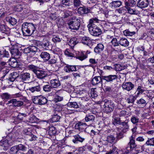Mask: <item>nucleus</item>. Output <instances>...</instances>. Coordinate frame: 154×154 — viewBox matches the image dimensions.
I'll use <instances>...</instances> for the list:
<instances>
[{
	"mask_svg": "<svg viewBox=\"0 0 154 154\" xmlns=\"http://www.w3.org/2000/svg\"><path fill=\"white\" fill-rule=\"evenodd\" d=\"M0 31L3 33L8 35L10 32V29L7 26L3 25H0Z\"/></svg>",
	"mask_w": 154,
	"mask_h": 154,
	"instance_id": "nucleus-21",
	"label": "nucleus"
},
{
	"mask_svg": "<svg viewBox=\"0 0 154 154\" xmlns=\"http://www.w3.org/2000/svg\"><path fill=\"white\" fill-rule=\"evenodd\" d=\"M82 42L84 44L87 45H88L89 44L91 43V41L89 37L87 36L83 37L82 38Z\"/></svg>",
	"mask_w": 154,
	"mask_h": 154,
	"instance_id": "nucleus-35",
	"label": "nucleus"
},
{
	"mask_svg": "<svg viewBox=\"0 0 154 154\" xmlns=\"http://www.w3.org/2000/svg\"><path fill=\"white\" fill-rule=\"evenodd\" d=\"M19 151L17 146H12L10 149V153L11 154H19Z\"/></svg>",
	"mask_w": 154,
	"mask_h": 154,
	"instance_id": "nucleus-42",
	"label": "nucleus"
},
{
	"mask_svg": "<svg viewBox=\"0 0 154 154\" xmlns=\"http://www.w3.org/2000/svg\"><path fill=\"white\" fill-rule=\"evenodd\" d=\"M73 5L75 8H78L82 5L80 0H73Z\"/></svg>",
	"mask_w": 154,
	"mask_h": 154,
	"instance_id": "nucleus-49",
	"label": "nucleus"
},
{
	"mask_svg": "<svg viewBox=\"0 0 154 154\" xmlns=\"http://www.w3.org/2000/svg\"><path fill=\"white\" fill-rule=\"evenodd\" d=\"M131 122L134 124H136L139 122V119L135 116H133L131 119Z\"/></svg>",
	"mask_w": 154,
	"mask_h": 154,
	"instance_id": "nucleus-48",
	"label": "nucleus"
},
{
	"mask_svg": "<svg viewBox=\"0 0 154 154\" xmlns=\"http://www.w3.org/2000/svg\"><path fill=\"white\" fill-rule=\"evenodd\" d=\"M40 56L45 61H48L50 57V54L46 52H42Z\"/></svg>",
	"mask_w": 154,
	"mask_h": 154,
	"instance_id": "nucleus-31",
	"label": "nucleus"
},
{
	"mask_svg": "<svg viewBox=\"0 0 154 154\" xmlns=\"http://www.w3.org/2000/svg\"><path fill=\"white\" fill-rule=\"evenodd\" d=\"M28 68L29 69L32 70L34 73L38 69V67L33 65H29Z\"/></svg>",
	"mask_w": 154,
	"mask_h": 154,
	"instance_id": "nucleus-55",
	"label": "nucleus"
},
{
	"mask_svg": "<svg viewBox=\"0 0 154 154\" xmlns=\"http://www.w3.org/2000/svg\"><path fill=\"white\" fill-rule=\"evenodd\" d=\"M5 139V140H2L0 141V146L3 147L4 150H7L10 146L11 139L8 136H7Z\"/></svg>",
	"mask_w": 154,
	"mask_h": 154,
	"instance_id": "nucleus-5",
	"label": "nucleus"
},
{
	"mask_svg": "<svg viewBox=\"0 0 154 154\" xmlns=\"http://www.w3.org/2000/svg\"><path fill=\"white\" fill-rule=\"evenodd\" d=\"M70 0H62V4L66 6H69L70 5Z\"/></svg>",
	"mask_w": 154,
	"mask_h": 154,
	"instance_id": "nucleus-64",
	"label": "nucleus"
},
{
	"mask_svg": "<svg viewBox=\"0 0 154 154\" xmlns=\"http://www.w3.org/2000/svg\"><path fill=\"white\" fill-rule=\"evenodd\" d=\"M9 50L12 55L15 57L16 58L19 57L20 53L16 47L12 46L11 48H10Z\"/></svg>",
	"mask_w": 154,
	"mask_h": 154,
	"instance_id": "nucleus-12",
	"label": "nucleus"
},
{
	"mask_svg": "<svg viewBox=\"0 0 154 154\" xmlns=\"http://www.w3.org/2000/svg\"><path fill=\"white\" fill-rule=\"evenodd\" d=\"M49 133L51 135H54L56 133V131L54 127L50 128L49 131Z\"/></svg>",
	"mask_w": 154,
	"mask_h": 154,
	"instance_id": "nucleus-62",
	"label": "nucleus"
},
{
	"mask_svg": "<svg viewBox=\"0 0 154 154\" xmlns=\"http://www.w3.org/2000/svg\"><path fill=\"white\" fill-rule=\"evenodd\" d=\"M120 125H122L123 127L122 130V131L123 133H125L128 130L129 126L128 124L127 121L122 122Z\"/></svg>",
	"mask_w": 154,
	"mask_h": 154,
	"instance_id": "nucleus-32",
	"label": "nucleus"
},
{
	"mask_svg": "<svg viewBox=\"0 0 154 154\" xmlns=\"http://www.w3.org/2000/svg\"><path fill=\"white\" fill-rule=\"evenodd\" d=\"M122 87L123 89L130 91L134 88V86L131 82H128L123 83Z\"/></svg>",
	"mask_w": 154,
	"mask_h": 154,
	"instance_id": "nucleus-9",
	"label": "nucleus"
},
{
	"mask_svg": "<svg viewBox=\"0 0 154 154\" xmlns=\"http://www.w3.org/2000/svg\"><path fill=\"white\" fill-rule=\"evenodd\" d=\"M145 91V90L143 89V88L141 86H139L137 90V96H138L139 94H142L143 92Z\"/></svg>",
	"mask_w": 154,
	"mask_h": 154,
	"instance_id": "nucleus-51",
	"label": "nucleus"
},
{
	"mask_svg": "<svg viewBox=\"0 0 154 154\" xmlns=\"http://www.w3.org/2000/svg\"><path fill=\"white\" fill-rule=\"evenodd\" d=\"M79 94L81 96V97L82 100L88 101L90 98V96L89 93L84 91H80Z\"/></svg>",
	"mask_w": 154,
	"mask_h": 154,
	"instance_id": "nucleus-14",
	"label": "nucleus"
},
{
	"mask_svg": "<svg viewBox=\"0 0 154 154\" xmlns=\"http://www.w3.org/2000/svg\"><path fill=\"white\" fill-rule=\"evenodd\" d=\"M115 106L114 103L112 102H106L103 105V110L106 113L110 112L113 110Z\"/></svg>",
	"mask_w": 154,
	"mask_h": 154,
	"instance_id": "nucleus-4",
	"label": "nucleus"
},
{
	"mask_svg": "<svg viewBox=\"0 0 154 154\" xmlns=\"http://www.w3.org/2000/svg\"><path fill=\"white\" fill-rule=\"evenodd\" d=\"M118 149L115 146L112 147V149L109 151L111 154H118Z\"/></svg>",
	"mask_w": 154,
	"mask_h": 154,
	"instance_id": "nucleus-61",
	"label": "nucleus"
},
{
	"mask_svg": "<svg viewBox=\"0 0 154 154\" xmlns=\"http://www.w3.org/2000/svg\"><path fill=\"white\" fill-rule=\"evenodd\" d=\"M118 78V75H110L107 76H102V79L108 82H113Z\"/></svg>",
	"mask_w": 154,
	"mask_h": 154,
	"instance_id": "nucleus-10",
	"label": "nucleus"
},
{
	"mask_svg": "<svg viewBox=\"0 0 154 154\" xmlns=\"http://www.w3.org/2000/svg\"><path fill=\"white\" fill-rule=\"evenodd\" d=\"M134 97L133 96H130L128 98L127 100V102L128 103H133L134 101Z\"/></svg>",
	"mask_w": 154,
	"mask_h": 154,
	"instance_id": "nucleus-56",
	"label": "nucleus"
},
{
	"mask_svg": "<svg viewBox=\"0 0 154 154\" xmlns=\"http://www.w3.org/2000/svg\"><path fill=\"white\" fill-rule=\"evenodd\" d=\"M76 57L81 60H83L87 57V56L84 55L83 52H81L80 53L79 55L76 56Z\"/></svg>",
	"mask_w": 154,
	"mask_h": 154,
	"instance_id": "nucleus-47",
	"label": "nucleus"
},
{
	"mask_svg": "<svg viewBox=\"0 0 154 154\" xmlns=\"http://www.w3.org/2000/svg\"><path fill=\"white\" fill-rule=\"evenodd\" d=\"M26 116V115L24 113H19L17 117L15 119V123L17 124L21 122L23 119Z\"/></svg>",
	"mask_w": 154,
	"mask_h": 154,
	"instance_id": "nucleus-18",
	"label": "nucleus"
},
{
	"mask_svg": "<svg viewBox=\"0 0 154 154\" xmlns=\"http://www.w3.org/2000/svg\"><path fill=\"white\" fill-rule=\"evenodd\" d=\"M6 20L12 25H15L17 22L16 19L10 16L7 17L6 18Z\"/></svg>",
	"mask_w": 154,
	"mask_h": 154,
	"instance_id": "nucleus-33",
	"label": "nucleus"
},
{
	"mask_svg": "<svg viewBox=\"0 0 154 154\" xmlns=\"http://www.w3.org/2000/svg\"><path fill=\"white\" fill-rule=\"evenodd\" d=\"M111 6L114 8H118L122 5V2L120 1H112L110 3Z\"/></svg>",
	"mask_w": 154,
	"mask_h": 154,
	"instance_id": "nucleus-36",
	"label": "nucleus"
},
{
	"mask_svg": "<svg viewBox=\"0 0 154 154\" xmlns=\"http://www.w3.org/2000/svg\"><path fill=\"white\" fill-rule=\"evenodd\" d=\"M39 105H42L45 104L47 102V99L42 96H39Z\"/></svg>",
	"mask_w": 154,
	"mask_h": 154,
	"instance_id": "nucleus-37",
	"label": "nucleus"
},
{
	"mask_svg": "<svg viewBox=\"0 0 154 154\" xmlns=\"http://www.w3.org/2000/svg\"><path fill=\"white\" fill-rule=\"evenodd\" d=\"M29 90L32 93H35L40 91L41 90V88L40 85H38L29 88Z\"/></svg>",
	"mask_w": 154,
	"mask_h": 154,
	"instance_id": "nucleus-34",
	"label": "nucleus"
},
{
	"mask_svg": "<svg viewBox=\"0 0 154 154\" xmlns=\"http://www.w3.org/2000/svg\"><path fill=\"white\" fill-rule=\"evenodd\" d=\"M74 139H73L72 142L74 143H77L78 142L82 143L85 140L84 137H81L79 134H77L73 136Z\"/></svg>",
	"mask_w": 154,
	"mask_h": 154,
	"instance_id": "nucleus-17",
	"label": "nucleus"
},
{
	"mask_svg": "<svg viewBox=\"0 0 154 154\" xmlns=\"http://www.w3.org/2000/svg\"><path fill=\"white\" fill-rule=\"evenodd\" d=\"M119 44L122 46L127 47L129 44V42L127 39L125 38H121L119 41Z\"/></svg>",
	"mask_w": 154,
	"mask_h": 154,
	"instance_id": "nucleus-19",
	"label": "nucleus"
},
{
	"mask_svg": "<svg viewBox=\"0 0 154 154\" xmlns=\"http://www.w3.org/2000/svg\"><path fill=\"white\" fill-rule=\"evenodd\" d=\"M17 62L16 60L14 58H11L8 61V64L11 67L15 68L17 66Z\"/></svg>",
	"mask_w": 154,
	"mask_h": 154,
	"instance_id": "nucleus-25",
	"label": "nucleus"
},
{
	"mask_svg": "<svg viewBox=\"0 0 154 154\" xmlns=\"http://www.w3.org/2000/svg\"><path fill=\"white\" fill-rule=\"evenodd\" d=\"M148 5V0H139L137 3V6L141 8H146Z\"/></svg>",
	"mask_w": 154,
	"mask_h": 154,
	"instance_id": "nucleus-16",
	"label": "nucleus"
},
{
	"mask_svg": "<svg viewBox=\"0 0 154 154\" xmlns=\"http://www.w3.org/2000/svg\"><path fill=\"white\" fill-rule=\"evenodd\" d=\"M64 70L67 72H70L76 71V66L75 65H67L64 67Z\"/></svg>",
	"mask_w": 154,
	"mask_h": 154,
	"instance_id": "nucleus-15",
	"label": "nucleus"
},
{
	"mask_svg": "<svg viewBox=\"0 0 154 154\" xmlns=\"http://www.w3.org/2000/svg\"><path fill=\"white\" fill-rule=\"evenodd\" d=\"M50 85L53 88H57L60 85V83L58 79H53L51 80Z\"/></svg>",
	"mask_w": 154,
	"mask_h": 154,
	"instance_id": "nucleus-13",
	"label": "nucleus"
},
{
	"mask_svg": "<svg viewBox=\"0 0 154 154\" xmlns=\"http://www.w3.org/2000/svg\"><path fill=\"white\" fill-rule=\"evenodd\" d=\"M52 88H53L51 87L50 85H46L43 86V90L45 92H50Z\"/></svg>",
	"mask_w": 154,
	"mask_h": 154,
	"instance_id": "nucleus-46",
	"label": "nucleus"
},
{
	"mask_svg": "<svg viewBox=\"0 0 154 154\" xmlns=\"http://www.w3.org/2000/svg\"><path fill=\"white\" fill-rule=\"evenodd\" d=\"M111 43H112V46L115 47L118 46L119 45V41H118L116 38H114L112 40Z\"/></svg>",
	"mask_w": 154,
	"mask_h": 154,
	"instance_id": "nucleus-50",
	"label": "nucleus"
},
{
	"mask_svg": "<svg viewBox=\"0 0 154 154\" xmlns=\"http://www.w3.org/2000/svg\"><path fill=\"white\" fill-rule=\"evenodd\" d=\"M100 21V20L98 19L96 17L92 18L90 19L89 20V23L87 26L90 25H91V26H95L94 23H99Z\"/></svg>",
	"mask_w": 154,
	"mask_h": 154,
	"instance_id": "nucleus-39",
	"label": "nucleus"
},
{
	"mask_svg": "<svg viewBox=\"0 0 154 154\" xmlns=\"http://www.w3.org/2000/svg\"><path fill=\"white\" fill-rule=\"evenodd\" d=\"M120 119L118 117H115L114 119L113 124L114 125H120L122 123Z\"/></svg>",
	"mask_w": 154,
	"mask_h": 154,
	"instance_id": "nucleus-60",
	"label": "nucleus"
},
{
	"mask_svg": "<svg viewBox=\"0 0 154 154\" xmlns=\"http://www.w3.org/2000/svg\"><path fill=\"white\" fill-rule=\"evenodd\" d=\"M116 71H120L123 69V67L119 64H116L115 66Z\"/></svg>",
	"mask_w": 154,
	"mask_h": 154,
	"instance_id": "nucleus-63",
	"label": "nucleus"
},
{
	"mask_svg": "<svg viewBox=\"0 0 154 154\" xmlns=\"http://www.w3.org/2000/svg\"><path fill=\"white\" fill-rule=\"evenodd\" d=\"M68 107L77 108L79 107V105L76 102H71L68 103L67 104Z\"/></svg>",
	"mask_w": 154,
	"mask_h": 154,
	"instance_id": "nucleus-43",
	"label": "nucleus"
},
{
	"mask_svg": "<svg viewBox=\"0 0 154 154\" xmlns=\"http://www.w3.org/2000/svg\"><path fill=\"white\" fill-rule=\"evenodd\" d=\"M115 137L112 135H110L107 137L106 140L109 143H114Z\"/></svg>",
	"mask_w": 154,
	"mask_h": 154,
	"instance_id": "nucleus-40",
	"label": "nucleus"
},
{
	"mask_svg": "<svg viewBox=\"0 0 154 154\" xmlns=\"http://www.w3.org/2000/svg\"><path fill=\"white\" fill-rule=\"evenodd\" d=\"M62 40V38H60L59 36H53L52 40L55 43H57L60 42Z\"/></svg>",
	"mask_w": 154,
	"mask_h": 154,
	"instance_id": "nucleus-45",
	"label": "nucleus"
},
{
	"mask_svg": "<svg viewBox=\"0 0 154 154\" xmlns=\"http://www.w3.org/2000/svg\"><path fill=\"white\" fill-rule=\"evenodd\" d=\"M123 32L124 35L126 36H131L135 34V32H130L128 29L124 30Z\"/></svg>",
	"mask_w": 154,
	"mask_h": 154,
	"instance_id": "nucleus-44",
	"label": "nucleus"
},
{
	"mask_svg": "<svg viewBox=\"0 0 154 154\" xmlns=\"http://www.w3.org/2000/svg\"><path fill=\"white\" fill-rule=\"evenodd\" d=\"M8 103H12L13 106L14 107H20L23 104V101L17 100L16 99H13L8 102Z\"/></svg>",
	"mask_w": 154,
	"mask_h": 154,
	"instance_id": "nucleus-11",
	"label": "nucleus"
},
{
	"mask_svg": "<svg viewBox=\"0 0 154 154\" xmlns=\"http://www.w3.org/2000/svg\"><path fill=\"white\" fill-rule=\"evenodd\" d=\"M35 74L37 78L40 79H43L48 76L46 72L43 70L38 69Z\"/></svg>",
	"mask_w": 154,
	"mask_h": 154,
	"instance_id": "nucleus-8",
	"label": "nucleus"
},
{
	"mask_svg": "<svg viewBox=\"0 0 154 154\" xmlns=\"http://www.w3.org/2000/svg\"><path fill=\"white\" fill-rule=\"evenodd\" d=\"M17 146L19 151V150L25 151L26 150V147L21 144H19Z\"/></svg>",
	"mask_w": 154,
	"mask_h": 154,
	"instance_id": "nucleus-52",
	"label": "nucleus"
},
{
	"mask_svg": "<svg viewBox=\"0 0 154 154\" xmlns=\"http://www.w3.org/2000/svg\"><path fill=\"white\" fill-rule=\"evenodd\" d=\"M95 119L94 116L92 115H86L85 118L83 119L85 122H93Z\"/></svg>",
	"mask_w": 154,
	"mask_h": 154,
	"instance_id": "nucleus-27",
	"label": "nucleus"
},
{
	"mask_svg": "<svg viewBox=\"0 0 154 154\" xmlns=\"http://www.w3.org/2000/svg\"><path fill=\"white\" fill-rule=\"evenodd\" d=\"M127 10L128 13L131 14H137L138 13V11L135 9H132L129 8H128Z\"/></svg>",
	"mask_w": 154,
	"mask_h": 154,
	"instance_id": "nucleus-54",
	"label": "nucleus"
},
{
	"mask_svg": "<svg viewBox=\"0 0 154 154\" xmlns=\"http://www.w3.org/2000/svg\"><path fill=\"white\" fill-rule=\"evenodd\" d=\"M38 119L34 115H31L30 116L27 121L31 123H37Z\"/></svg>",
	"mask_w": 154,
	"mask_h": 154,
	"instance_id": "nucleus-38",
	"label": "nucleus"
},
{
	"mask_svg": "<svg viewBox=\"0 0 154 154\" xmlns=\"http://www.w3.org/2000/svg\"><path fill=\"white\" fill-rule=\"evenodd\" d=\"M102 82V79L100 76L94 77L91 80V83L93 85H95Z\"/></svg>",
	"mask_w": 154,
	"mask_h": 154,
	"instance_id": "nucleus-23",
	"label": "nucleus"
},
{
	"mask_svg": "<svg viewBox=\"0 0 154 154\" xmlns=\"http://www.w3.org/2000/svg\"><path fill=\"white\" fill-rule=\"evenodd\" d=\"M128 145L130 146L131 149L134 148L136 147V145L135 143L134 137L133 135H132L130 137V142L128 143Z\"/></svg>",
	"mask_w": 154,
	"mask_h": 154,
	"instance_id": "nucleus-28",
	"label": "nucleus"
},
{
	"mask_svg": "<svg viewBox=\"0 0 154 154\" xmlns=\"http://www.w3.org/2000/svg\"><path fill=\"white\" fill-rule=\"evenodd\" d=\"M22 79L23 81L29 82L31 81L30 74L28 72L23 73L22 75Z\"/></svg>",
	"mask_w": 154,
	"mask_h": 154,
	"instance_id": "nucleus-29",
	"label": "nucleus"
},
{
	"mask_svg": "<svg viewBox=\"0 0 154 154\" xmlns=\"http://www.w3.org/2000/svg\"><path fill=\"white\" fill-rule=\"evenodd\" d=\"M104 49V46L102 44H98L95 48L94 51L96 54H99L103 51Z\"/></svg>",
	"mask_w": 154,
	"mask_h": 154,
	"instance_id": "nucleus-22",
	"label": "nucleus"
},
{
	"mask_svg": "<svg viewBox=\"0 0 154 154\" xmlns=\"http://www.w3.org/2000/svg\"><path fill=\"white\" fill-rule=\"evenodd\" d=\"M37 44H39L41 45L42 47L45 50H48L49 48L50 43L48 41L46 40H43L42 43H41L40 42L38 41L37 42Z\"/></svg>",
	"mask_w": 154,
	"mask_h": 154,
	"instance_id": "nucleus-20",
	"label": "nucleus"
},
{
	"mask_svg": "<svg viewBox=\"0 0 154 154\" xmlns=\"http://www.w3.org/2000/svg\"><path fill=\"white\" fill-rule=\"evenodd\" d=\"M80 20L79 18L76 16L72 17L71 20L68 23L69 28L71 29L78 30L80 26Z\"/></svg>",
	"mask_w": 154,
	"mask_h": 154,
	"instance_id": "nucleus-2",
	"label": "nucleus"
},
{
	"mask_svg": "<svg viewBox=\"0 0 154 154\" xmlns=\"http://www.w3.org/2000/svg\"><path fill=\"white\" fill-rule=\"evenodd\" d=\"M60 117L57 114L54 115L52 118V121L53 122H57L59 121Z\"/></svg>",
	"mask_w": 154,
	"mask_h": 154,
	"instance_id": "nucleus-53",
	"label": "nucleus"
},
{
	"mask_svg": "<svg viewBox=\"0 0 154 154\" xmlns=\"http://www.w3.org/2000/svg\"><path fill=\"white\" fill-rule=\"evenodd\" d=\"M39 96H35L32 98V102L35 104L39 105Z\"/></svg>",
	"mask_w": 154,
	"mask_h": 154,
	"instance_id": "nucleus-59",
	"label": "nucleus"
},
{
	"mask_svg": "<svg viewBox=\"0 0 154 154\" xmlns=\"http://www.w3.org/2000/svg\"><path fill=\"white\" fill-rule=\"evenodd\" d=\"M87 124L85 122H79L75 125V127L76 129L78 130L80 132H86L85 129L86 128Z\"/></svg>",
	"mask_w": 154,
	"mask_h": 154,
	"instance_id": "nucleus-7",
	"label": "nucleus"
},
{
	"mask_svg": "<svg viewBox=\"0 0 154 154\" xmlns=\"http://www.w3.org/2000/svg\"><path fill=\"white\" fill-rule=\"evenodd\" d=\"M146 144L147 146H154L153 138H148L146 142Z\"/></svg>",
	"mask_w": 154,
	"mask_h": 154,
	"instance_id": "nucleus-57",
	"label": "nucleus"
},
{
	"mask_svg": "<svg viewBox=\"0 0 154 154\" xmlns=\"http://www.w3.org/2000/svg\"><path fill=\"white\" fill-rule=\"evenodd\" d=\"M89 11V9L84 6L80 7L77 10L78 13L81 14H87Z\"/></svg>",
	"mask_w": 154,
	"mask_h": 154,
	"instance_id": "nucleus-24",
	"label": "nucleus"
},
{
	"mask_svg": "<svg viewBox=\"0 0 154 154\" xmlns=\"http://www.w3.org/2000/svg\"><path fill=\"white\" fill-rule=\"evenodd\" d=\"M78 42L77 39L76 38H71L68 43L69 45L71 48H73L74 46Z\"/></svg>",
	"mask_w": 154,
	"mask_h": 154,
	"instance_id": "nucleus-30",
	"label": "nucleus"
},
{
	"mask_svg": "<svg viewBox=\"0 0 154 154\" xmlns=\"http://www.w3.org/2000/svg\"><path fill=\"white\" fill-rule=\"evenodd\" d=\"M1 96L2 99L7 100L10 97V95L8 93H5L2 94Z\"/></svg>",
	"mask_w": 154,
	"mask_h": 154,
	"instance_id": "nucleus-58",
	"label": "nucleus"
},
{
	"mask_svg": "<svg viewBox=\"0 0 154 154\" xmlns=\"http://www.w3.org/2000/svg\"><path fill=\"white\" fill-rule=\"evenodd\" d=\"M0 55L2 57H8L9 56L8 52L5 50L2 49L0 51Z\"/></svg>",
	"mask_w": 154,
	"mask_h": 154,
	"instance_id": "nucleus-41",
	"label": "nucleus"
},
{
	"mask_svg": "<svg viewBox=\"0 0 154 154\" xmlns=\"http://www.w3.org/2000/svg\"><path fill=\"white\" fill-rule=\"evenodd\" d=\"M62 91L59 90L57 91L55 93L56 96L54 99V100L55 102L60 101L63 99V97L62 96H60V94L62 93Z\"/></svg>",
	"mask_w": 154,
	"mask_h": 154,
	"instance_id": "nucleus-26",
	"label": "nucleus"
},
{
	"mask_svg": "<svg viewBox=\"0 0 154 154\" xmlns=\"http://www.w3.org/2000/svg\"><path fill=\"white\" fill-rule=\"evenodd\" d=\"M89 25L87 26L89 31L92 35L94 36H98L101 34L102 31L101 29L96 26H91Z\"/></svg>",
	"mask_w": 154,
	"mask_h": 154,
	"instance_id": "nucleus-3",
	"label": "nucleus"
},
{
	"mask_svg": "<svg viewBox=\"0 0 154 154\" xmlns=\"http://www.w3.org/2000/svg\"><path fill=\"white\" fill-rule=\"evenodd\" d=\"M37 51V48L34 46L28 47L24 49L23 52L25 54H27V55H34Z\"/></svg>",
	"mask_w": 154,
	"mask_h": 154,
	"instance_id": "nucleus-6",
	"label": "nucleus"
},
{
	"mask_svg": "<svg viewBox=\"0 0 154 154\" xmlns=\"http://www.w3.org/2000/svg\"><path fill=\"white\" fill-rule=\"evenodd\" d=\"M35 29L34 25L32 23H25L22 25V32L23 35L26 36L31 35Z\"/></svg>",
	"mask_w": 154,
	"mask_h": 154,
	"instance_id": "nucleus-1",
	"label": "nucleus"
}]
</instances>
